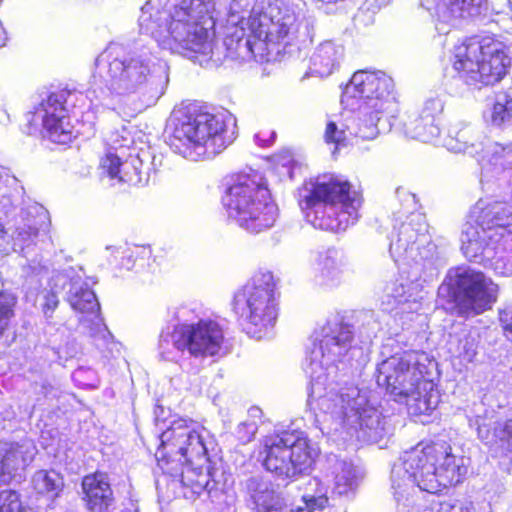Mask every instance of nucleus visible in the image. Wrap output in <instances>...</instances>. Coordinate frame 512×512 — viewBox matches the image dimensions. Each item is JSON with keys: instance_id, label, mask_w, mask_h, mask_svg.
<instances>
[{"instance_id": "7", "label": "nucleus", "mask_w": 512, "mask_h": 512, "mask_svg": "<svg viewBox=\"0 0 512 512\" xmlns=\"http://www.w3.org/2000/svg\"><path fill=\"white\" fill-rule=\"evenodd\" d=\"M300 205L315 228L340 232L353 225L362 204L361 194L339 176L322 175L305 183Z\"/></svg>"}, {"instance_id": "52", "label": "nucleus", "mask_w": 512, "mask_h": 512, "mask_svg": "<svg viewBox=\"0 0 512 512\" xmlns=\"http://www.w3.org/2000/svg\"><path fill=\"white\" fill-rule=\"evenodd\" d=\"M9 121L8 113L0 108V123H6Z\"/></svg>"}, {"instance_id": "2", "label": "nucleus", "mask_w": 512, "mask_h": 512, "mask_svg": "<svg viewBox=\"0 0 512 512\" xmlns=\"http://www.w3.org/2000/svg\"><path fill=\"white\" fill-rule=\"evenodd\" d=\"M216 19L225 21L223 45L226 57L247 61L263 56L269 45L287 35L294 23V11L282 1L219 0Z\"/></svg>"}, {"instance_id": "6", "label": "nucleus", "mask_w": 512, "mask_h": 512, "mask_svg": "<svg viewBox=\"0 0 512 512\" xmlns=\"http://www.w3.org/2000/svg\"><path fill=\"white\" fill-rule=\"evenodd\" d=\"M436 365L424 352L405 351L383 360L377 367L376 382L393 399L405 403L411 415L429 414L439 402L430 379Z\"/></svg>"}, {"instance_id": "49", "label": "nucleus", "mask_w": 512, "mask_h": 512, "mask_svg": "<svg viewBox=\"0 0 512 512\" xmlns=\"http://www.w3.org/2000/svg\"><path fill=\"white\" fill-rule=\"evenodd\" d=\"M346 138L345 130H339L337 125L333 122L327 124L325 131V139L327 142H332L336 145H344Z\"/></svg>"}, {"instance_id": "5", "label": "nucleus", "mask_w": 512, "mask_h": 512, "mask_svg": "<svg viewBox=\"0 0 512 512\" xmlns=\"http://www.w3.org/2000/svg\"><path fill=\"white\" fill-rule=\"evenodd\" d=\"M168 71L166 62L157 57L150 47H135L109 62L107 91L102 92V105L118 110L130 97L156 101L167 88Z\"/></svg>"}, {"instance_id": "15", "label": "nucleus", "mask_w": 512, "mask_h": 512, "mask_svg": "<svg viewBox=\"0 0 512 512\" xmlns=\"http://www.w3.org/2000/svg\"><path fill=\"white\" fill-rule=\"evenodd\" d=\"M505 45L493 38H472L454 48L453 69L468 85H494L507 73Z\"/></svg>"}, {"instance_id": "25", "label": "nucleus", "mask_w": 512, "mask_h": 512, "mask_svg": "<svg viewBox=\"0 0 512 512\" xmlns=\"http://www.w3.org/2000/svg\"><path fill=\"white\" fill-rule=\"evenodd\" d=\"M480 227L490 230L497 241L512 240V203L493 202L480 208L476 217Z\"/></svg>"}, {"instance_id": "45", "label": "nucleus", "mask_w": 512, "mask_h": 512, "mask_svg": "<svg viewBox=\"0 0 512 512\" xmlns=\"http://www.w3.org/2000/svg\"><path fill=\"white\" fill-rule=\"evenodd\" d=\"M151 257V248L149 246H141L136 247L135 251H130V253H126L122 260V267L130 270L136 264L138 260H145Z\"/></svg>"}, {"instance_id": "24", "label": "nucleus", "mask_w": 512, "mask_h": 512, "mask_svg": "<svg viewBox=\"0 0 512 512\" xmlns=\"http://www.w3.org/2000/svg\"><path fill=\"white\" fill-rule=\"evenodd\" d=\"M346 268L347 260L341 250L335 247L320 250L315 257L314 280L319 286L336 287L342 282Z\"/></svg>"}, {"instance_id": "30", "label": "nucleus", "mask_w": 512, "mask_h": 512, "mask_svg": "<svg viewBox=\"0 0 512 512\" xmlns=\"http://www.w3.org/2000/svg\"><path fill=\"white\" fill-rule=\"evenodd\" d=\"M330 477L333 482V493L342 496L353 493L359 483L360 474L351 461L337 456L328 458Z\"/></svg>"}, {"instance_id": "10", "label": "nucleus", "mask_w": 512, "mask_h": 512, "mask_svg": "<svg viewBox=\"0 0 512 512\" xmlns=\"http://www.w3.org/2000/svg\"><path fill=\"white\" fill-rule=\"evenodd\" d=\"M226 122L223 115L187 107L173 113L166 128L165 141L182 157L198 161L225 148Z\"/></svg>"}, {"instance_id": "47", "label": "nucleus", "mask_w": 512, "mask_h": 512, "mask_svg": "<svg viewBox=\"0 0 512 512\" xmlns=\"http://www.w3.org/2000/svg\"><path fill=\"white\" fill-rule=\"evenodd\" d=\"M59 305V299L53 291L45 292L41 303V310L46 320L52 318L54 311Z\"/></svg>"}, {"instance_id": "26", "label": "nucleus", "mask_w": 512, "mask_h": 512, "mask_svg": "<svg viewBox=\"0 0 512 512\" xmlns=\"http://www.w3.org/2000/svg\"><path fill=\"white\" fill-rule=\"evenodd\" d=\"M420 5L442 22L475 17L486 8V0H419Z\"/></svg>"}, {"instance_id": "21", "label": "nucleus", "mask_w": 512, "mask_h": 512, "mask_svg": "<svg viewBox=\"0 0 512 512\" xmlns=\"http://www.w3.org/2000/svg\"><path fill=\"white\" fill-rule=\"evenodd\" d=\"M443 103L438 98L428 99L419 114L409 116L404 123L405 133L422 142H435L440 136V117Z\"/></svg>"}, {"instance_id": "19", "label": "nucleus", "mask_w": 512, "mask_h": 512, "mask_svg": "<svg viewBox=\"0 0 512 512\" xmlns=\"http://www.w3.org/2000/svg\"><path fill=\"white\" fill-rule=\"evenodd\" d=\"M69 91L51 93L48 98L42 101L33 114V121L40 120L47 137L55 143L67 144L76 137L77 131L67 116V104L69 98L73 97Z\"/></svg>"}, {"instance_id": "38", "label": "nucleus", "mask_w": 512, "mask_h": 512, "mask_svg": "<svg viewBox=\"0 0 512 512\" xmlns=\"http://www.w3.org/2000/svg\"><path fill=\"white\" fill-rule=\"evenodd\" d=\"M162 469L175 478H179L181 484L189 487L194 493L195 480H197V466L195 464H184V466L169 465Z\"/></svg>"}, {"instance_id": "31", "label": "nucleus", "mask_w": 512, "mask_h": 512, "mask_svg": "<svg viewBox=\"0 0 512 512\" xmlns=\"http://www.w3.org/2000/svg\"><path fill=\"white\" fill-rule=\"evenodd\" d=\"M493 432L481 425L478 426V436L490 444L495 453L508 455L512 453V417L496 421L493 425Z\"/></svg>"}, {"instance_id": "44", "label": "nucleus", "mask_w": 512, "mask_h": 512, "mask_svg": "<svg viewBox=\"0 0 512 512\" xmlns=\"http://www.w3.org/2000/svg\"><path fill=\"white\" fill-rule=\"evenodd\" d=\"M357 318L358 321L361 322L360 332L365 338L370 339L376 334L379 329V323L377 322L373 311H361Z\"/></svg>"}, {"instance_id": "23", "label": "nucleus", "mask_w": 512, "mask_h": 512, "mask_svg": "<svg viewBox=\"0 0 512 512\" xmlns=\"http://www.w3.org/2000/svg\"><path fill=\"white\" fill-rule=\"evenodd\" d=\"M502 243L490 230L476 225L466 224L461 234V250L469 261L482 262L493 257Z\"/></svg>"}, {"instance_id": "35", "label": "nucleus", "mask_w": 512, "mask_h": 512, "mask_svg": "<svg viewBox=\"0 0 512 512\" xmlns=\"http://www.w3.org/2000/svg\"><path fill=\"white\" fill-rule=\"evenodd\" d=\"M472 129L469 127L460 130H450L447 137L443 140V145L455 153H468L471 156L479 154V150L474 143Z\"/></svg>"}, {"instance_id": "34", "label": "nucleus", "mask_w": 512, "mask_h": 512, "mask_svg": "<svg viewBox=\"0 0 512 512\" xmlns=\"http://www.w3.org/2000/svg\"><path fill=\"white\" fill-rule=\"evenodd\" d=\"M34 489L39 494L56 498L64 487L63 477L55 470H39L32 478Z\"/></svg>"}, {"instance_id": "16", "label": "nucleus", "mask_w": 512, "mask_h": 512, "mask_svg": "<svg viewBox=\"0 0 512 512\" xmlns=\"http://www.w3.org/2000/svg\"><path fill=\"white\" fill-rule=\"evenodd\" d=\"M263 453L267 471L281 478H294L311 469L319 449L304 432L292 430L266 436Z\"/></svg>"}, {"instance_id": "32", "label": "nucleus", "mask_w": 512, "mask_h": 512, "mask_svg": "<svg viewBox=\"0 0 512 512\" xmlns=\"http://www.w3.org/2000/svg\"><path fill=\"white\" fill-rule=\"evenodd\" d=\"M417 286L404 279H397L386 287L387 297L391 298L402 312H416L420 304L415 293Z\"/></svg>"}, {"instance_id": "43", "label": "nucleus", "mask_w": 512, "mask_h": 512, "mask_svg": "<svg viewBox=\"0 0 512 512\" xmlns=\"http://www.w3.org/2000/svg\"><path fill=\"white\" fill-rule=\"evenodd\" d=\"M38 235V230L30 225H24L17 228L14 236V246L19 247L21 251L29 248L35 242Z\"/></svg>"}, {"instance_id": "40", "label": "nucleus", "mask_w": 512, "mask_h": 512, "mask_svg": "<svg viewBox=\"0 0 512 512\" xmlns=\"http://www.w3.org/2000/svg\"><path fill=\"white\" fill-rule=\"evenodd\" d=\"M310 485L315 486L316 491L314 494H306L302 497L307 510L312 512L316 509H323L328 504L327 489L316 478L310 481Z\"/></svg>"}, {"instance_id": "28", "label": "nucleus", "mask_w": 512, "mask_h": 512, "mask_svg": "<svg viewBox=\"0 0 512 512\" xmlns=\"http://www.w3.org/2000/svg\"><path fill=\"white\" fill-rule=\"evenodd\" d=\"M82 489L90 512H107L113 502V492L106 474L97 472L85 476Z\"/></svg>"}, {"instance_id": "13", "label": "nucleus", "mask_w": 512, "mask_h": 512, "mask_svg": "<svg viewBox=\"0 0 512 512\" xmlns=\"http://www.w3.org/2000/svg\"><path fill=\"white\" fill-rule=\"evenodd\" d=\"M497 290V285L481 271L458 266L448 270L438 288V301L444 309L467 318L491 308Z\"/></svg>"}, {"instance_id": "29", "label": "nucleus", "mask_w": 512, "mask_h": 512, "mask_svg": "<svg viewBox=\"0 0 512 512\" xmlns=\"http://www.w3.org/2000/svg\"><path fill=\"white\" fill-rule=\"evenodd\" d=\"M343 56V46L333 41H324L310 57L309 73L312 76L327 77L339 66Z\"/></svg>"}, {"instance_id": "27", "label": "nucleus", "mask_w": 512, "mask_h": 512, "mask_svg": "<svg viewBox=\"0 0 512 512\" xmlns=\"http://www.w3.org/2000/svg\"><path fill=\"white\" fill-rule=\"evenodd\" d=\"M35 455V447L30 442L22 444L0 440V482L8 483L15 472L28 466Z\"/></svg>"}, {"instance_id": "37", "label": "nucleus", "mask_w": 512, "mask_h": 512, "mask_svg": "<svg viewBox=\"0 0 512 512\" xmlns=\"http://www.w3.org/2000/svg\"><path fill=\"white\" fill-rule=\"evenodd\" d=\"M314 20L303 19L297 23L296 15L294 14V23L289 29L287 35L279 39L278 44L286 40V43H290L293 39H297L299 42L305 43L307 41L312 42L314 37Z\"/></svg>"}, {"instance_id": "36", "label": "nucleus", "mask_w": 512, "mask_h": 512, "mask_svg": "<svg viewBox=\"0 0 512 512\" xmlns=\"http://www.w3.org/2000/svg\"><path fill=\"white\" fill-rule=\"evenodd\" d=\"M483 155L481 156L482 161H487L491 165L498 166L501 169L512 170V142L501 143L494 142L490 143L485 149H482Z\"/></svg>"}, {"instance_id": "3", "label": "nucleus", "mask_w": 512, "mask_h": 512, "mask_svg": "<svg viewBox=\"0 0 512 512\" xmlns=\"http://www.w3.org/2000/svg\"><path fill=\"white\" fill-rule=\"evenodd\" d=\"M140 32L150 35L159 47L172 53L211 55L215 51L210 29L215 25L202 0H148L138 19Z\"/></svg>"}, {"instance_id": "17", "label": "nucleus", "mask_w": 512, "mask_h": 512, "mask_svg": "<svg viewBox=\"0 0 512 512\" xmlns=\"http://www.w3.org/2000/svg\"><path fill=\"white\" fill-rule=\"evenodd\" d=\"M204 433L205 431H199L193 423L188 424L184 419L174 420L160 435V446L157 450L159 460L165 462L166 466L206 462L208 448Z\"/></svg>"}, {"instance_id": "18", "label": "nucleus", "mask_w": 512, "mask_h": 512, "mask_svg": "<svg viewBox=\"0 0 512 512\" xmlns=\"http://www.w3.org/2000/svg\"><path fill=\"white\" fill-rule=\"evenodd\" d=\"M66 300L75 311L86 314L81 320L88 329V334L94 339L98 348L108 347L114 343V337L100 317V304L92 289L80 278L69 281Z\"/></svg>"}, {"instance_id": "48", "label": "nucleus", "mask_w": 512, "mask_h": 512, "mask_svg": "<svg viewBox=\"0 0 512 512\" xmlns=\"http://www.w3.org/2000/svg\"><path fill=\"white\" fill-rule=\"evenodd\" d=\"M258 430V426L254 421H245L238 425L237 427V437L243 443L250 442L256 432Z\"/></svg>"}, {"instance_id": "33", "label": "nucleus", "mask_w": 512, "mask_h": 512, "mask_svg": "<svg viewBox=\"0 0 512 512\" xmlns=\"http://www.w3.org/2000/svg\"><path fill=\"white\" fill-rule=\"evenodd\" d=\"M489 123L496 128L507 129L512 127V95L499 92L487 112Z\"/></svg>"}, {"instance_id": "39", "label": "nucleus", "mask_w": 512, "mask_h": 512, "mask_svg": "<svg viewBox=\"0 0 512 512\" xmlns=\"http://www.w3.org/2000/svg\"><path fill=\"white\" fill-rule=\"evenodd\" d=\"M208 458L205 461H196L194 464L197 466V480H195V489L193 494H200L203 491L210 492L215 487V482L212 481V472L208 465Z\"/></svg>"}, {"instance_id": "4", "label": "nucleus", "mask_w": 512, "mask_h": 512, "mask_svg": "<svg viewBox=\"0 0 512 512\" xmlns=\"http://www.w3.org/2000/svg\"><path fill=\"white\" fill-rule=\"evenodd\" d=\"M461 467L445 441L417 445L393 464L391 490L398 505L409 506L417 491L436 494L461 481Z\"/></svg>"}, {"instance_id": "41", "label": "nucleus", "mask_w": 512, "mask_h": 512, "mask_svg": "<svg viewBox=\"0 0 512 512\" xmlns=\"http://www.w3.org/2000/svg\"><path fill=\"white\" fill-rule=\"evenodd\" d=\"M17 298L12 293L0 292V337L14 316Z\"/></svg>"}, {"instance_id": "46", "label": "nucleus", "mask_w": 512, "mask_h": 512, "mask_svg": "<svg viewBox=\"0 0 512 512\" xmlns=\"http://www.w3.org/2000/svg\"><path fill=\"white\" fill-rule=\"evenodd\" d=\"M458 353L468 361H472L477 354V343L473 335L468 334L459 341Z\"/></svg>"}, {"instance_id": "11", "label": "nucleus", "mask_w": 512, "mask_h": 512, "mask_svg": "<svg viewBox=\"0 0 512 512\" xmlns=\"http://www.w3.org/2000/svg\"><path fill=\"white\" fill-rule=\"evenodd\" d=\"M171 313L172 319L176 321L173 331L162 332L159 338V351L164 360L173 359L172 349L187 353L198 362L225 353L224 332L219 323L201 319L188 306L176 307Z\"/></svg>"}, {"instance_id": "12", "label": "nucleus", "mask_w": 512, "mask_h": 512, "mask_svg": "<svg viewBox=\"0 0 512 512\" xmlns=\"http://www.w3.org/2000/svg\"><path fill=\"white\" fill-rule=\"evenodd\" d=\"M222 201L228 218L249 233L265 231L276 221L277 207L270 200L264 177L256 171L238 174Z\"/></svg>"}, {"instance_id": "14", "label": "nucleus", "mask_w": 512, "mask_h": 512, "mask_svg": "<svg viewBox=\"0 0 512 512\" xmlns=\"http://www.w3.org/2000/svg\"><path fill=\"white\" fill-rule=\"evenodd\" d=\"M278 282L273 272L259 269L234 296V312L251 337L261 339L276 323Z\"/></svg>"}, {"instance_id": "9", "label": "nucleus", "mask_w": 512, "mask_h": 512, "mask_svg": "<svg viewBox=\"0 0 512 512\" xmlns=\"http://www.w3.org/2000/svg\"><path fill=\"white\" fill-rule=\"evenodd\" d=\"M393 89L392 78L382 71L359 70L353 74L341 100L351 110L357 111L346 125L350 135L373 140L382 131L389 130L383 113L385 105L393 98Z\"/></svg>"}, {"instance_id": "8", "label": "nucleus", "mask_w": 512, "mask_h": 512, "mask_svg": "<svg viewBox=\"0 0 512 512\" xmlns=\"http://www.w3.org/2000/svg\"><path fill=\"white\" fill-rule=\"evenodd\" d=\"M396 196L401 205L411 212L405 220H402L401 215L394 220L390 235V255L396 263L403 262L411 266L416 279L423 278L426 281L437 274L436 245L431 241L425 216L413 211L417 207L415 195L404 188H397Z\"/></svg>"}, {"instance_id": "20", "label": "nucleus", "mask_w": 512, "mask_h": 512, "mask_svg": "<svg viewBox=\"0 0 512 512\" xmlns=\"http://www.w3.org/2000/svg\"><path fill=\"white\" fill-rule=\"evenodd\" d=\"M155 156L149 150L129 154L125 160L122 155L108 151L101 160L102 169L111 179L130 185L148 184L151 172H155Z\"/></svg>"}, {"instance_id": "51", "label": "nucleus", "mask_w": 512, "mask_h": 512, "mask_svg": "<svg viewBox=\"0 0 512 512\" xmlns=\"http://www.w3.org/2000/svg\"><path fill=\"white\" fill-rule=\"evenodd\" d=\"M276 138V132L275 131H260L259 133L255 134L254 139L255 142L261 146V147H268L272 145Z\"/></svg>"}, {"instance_id": "50", "label": "nucleus", "mask_w": 512, "mask_h": 512, "mask_svg": "<svg viewBox=\"0 0 512 512\" xmlns=\"http://www.w3.org/2000/svg\"><path fill=\"white\" fill-rule=\"evenodd\" d=\"M499 320L506 338L512 341V308L501 310Z\"/></svg>"}, {"instance_id": "22", "label": "nucleus", "mask_w": 512, "mask_h": 512, "mask_svg": "<svg viewBox=\"0 0 512 512\" xmlns=\"http://www.w3.org/2000/svg\"><path fill=\"white\" fill-rule=\"evenodd\" d=\"M242 485L256 512H303L300 507L297 511L290 508L271 481L261 476L249 477Z\"/></svg>"}, {"instance_id": "1", "label": "nucleus", "mask_w": 512, "mask_h": 512, "mask_svg": "<svg viewBox=\"0 0 512 512\" xmlns=\"http://www.w3.org/2000/svg\"><path fill=\"white\" fill-rule=\"evenodd\" d=\"M354 343V329L343 316L329 318L320 328L307 360L310 377L307 403L323 414L324 434L355 436L378 443L388 434L386 418L357 386L336 381L338 364L349 363L360 352Z\"/></svg>"}, {"instance_id": "42", "label": "nucleus", "mask_w": 512, "mask_h": 512, "mask_svg": "<svg viewBox=\"0 0 512 512\" xmlns=\"http://www.w3.org/2000/svg\"><path fill=\"white\" fill-rule=\"evenodd\" d=\"M0 512H34L31 508H25L14 490L0 492Z\"/></svg>"}]
</instances>
